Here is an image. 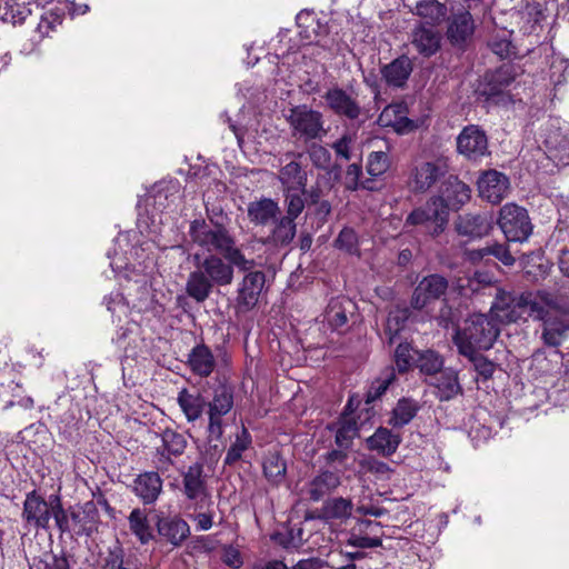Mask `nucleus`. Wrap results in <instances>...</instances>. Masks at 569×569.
<instances>
[{
	"mask_svg": "<svg viewBox=\"0 0 569 569\" xmlns=\"http://www.w3.org/2000/svg\"><path fill=\"white\" fill-rule=\"evenodd\" d=\"M362 174V168L358 163H351L348 166L345 174V186L348 190L355 191L360 187L363 189L372 190V187L369 184V180L361 182L360 177Z\"/></svg>",
	"mask_w": 569,
	"mask_h": 569,
	"instance_id": "obj_54",
	"label": "nucleus"
},
{
	"mask_svg": "<svg viewBox=\"0 0 569 569\" xmlns=\"http://www.w3.org/2000/svg\"><path fill=\"white\" fill-rule=\"evenodd\" d=\"M335 242L339 249L346 250L349 253L358 252V236L352 228L345 227Z\"/></svg>",
	"mask_w": 569,
	"mask_h": 569,
	"instance_id": "obj_59",
	"label": "nucleus"
},
{
	"mask_svg": "<svg viewBox=\"0 0 569 569\" xmlns=\"http://www.w3.org/2000/svg\"><path fill=\"white\" fill-rule=\"evenodd\" d=\"M248 219L256 226H267L280 214L279 204L270 198H261L248 203Z\"/></svg>",
	"mask_w": 569,
	"mask_h": 569,
	"instance_id": "obj_28",
	"label": "nucleus"
},
{
	"mask_svg": "<svg viewBox=\"0 0 569 569\" xmlns=\"http://www.w3.org/2000/svg\"><path fill=\"white\" fill-rule=\"evenodd\" d=\"M500 332L498 323L489 315L473 313L458 328L452 337L461 356H471L475 351L489 350Z\"/></svg>",
	"mask_w": 569,
	"mask_h": 569,
	"instance_id": "obj_3",
	"label": "nucleus"
},
{
	"mask_svg": "<svg viewBox=\"0 0 569 569\" xmlns=\"http://www.w3.org/2000/svg\"><path fill=\"white\" fill-rule=\"evenodd\" d=\"M51 517L61 532L70 531L69 516L61 505L58 496H51Z\"/></svg>",
	"mask_w": 569,
	"mask_h": 569,
	"instance_id": "obj_58",
	"label": "nucleus"
},
{
	"mask_svg": "<svg viewBox=\"0 0 569 569\" xmlns=\"http://www.w3.org/2000/svg\"><path fill=\"white\" fill-rule=\"evenodd\" d=\"M442 196H439L446 206V210H459L471 198V189L456 176H450L443 183Z\"/></svg>",
	"mask_w": 569,
	"mask_h": 569,
	"instance_id": "obj_27",
	"label": "nucleus"
},
{
	"mask_svg": "<svg viewBox=\"0 0 569 569\" xmlns=\"http://www.w3.org/2000/svg\"><path fill=\"white\" fill-rule=\"evenodd\" d=\"M328 107L337 116L345 117L349 120H357L362 114V108L351 93L339 87L329 89L323 96Z\"/></svg>",
	"mask_w": 569,
	"mask_h": 569,
	"instance_id": "obj_18",
	"label": "nucleus"
},
{
	"mask_svg": "<svg viewBox=\"0 0 569 569\" xmlns=\"http://www.w3.org/2000/svg\"><path fill=\"white\" fill-rule=\"evenodd\" d=\"M194 260L197 269L188 276L186 292L196 302H204L214 286L227 287L232 283L237 267L231 260H224L219 254H208L203 259L194 254Z\"/></svg>",
	"mask_w": 569,
	"mask_h": 569,
	"instance_id": "obj_2",
	"label": "nucleus"
},
{
	"mask_svg": "<svg viewBox=\"0 0 569 569\" xmlns=\"http://www.w3.org/2000/svg\"><path fill=\"white\" fill-rule=\"evenodd\" d=\"M129 528L141 545H147L154 539L152 527L144 510L134 508L129 517Z\"/></svg>",
	"mask_w": 569,
	"mask_h": 569,
	"instance_id": "obj_40",
	"label": "nucleus"
},
{
	"mask_svg": "<svg viewBox=\"0 0 569 569\" xmlns=\"http://www.w3.org/2000/svg\"><path fill=\"white\" fill-rule=\"evenodd\" d=\"M390 167L389 156L383 151H372L368 154L367 172L373 177H380L387 172Z\"/></svg>",
	"mask_w": 569,
	"mask_h": 569,
	"instance_id": "obj_48",
	"label": "nucleus"
},
{
	"mask_svg": "<svg viewBox=\"0 0 569 569\" xmlns=\"http://www.w3.org/2000/svg\"><path fill=\"white\" fill-rule=\"evenodd\" d=\"M419 408L416 400L409 398L400 399L392 410L389 423L395 428H402L416 417Z\"/></svg>",
	"mask_w": 569,
	"mask_h": 569,
	"instance_id": "obj_41",
	"label": "nucleus"
},
{
	"mask_svg": "<svg viewBox=\"0 0 569 569\" xmlns=\"http://www.w3.org/2000/svg\"><path fill=\"white\" fill-rule=\"evenodd\" d=\"M157 531L161 538L173 547H180L190 536V527L180 517L157 516Z\"/></svg>",
	"mask_w": 569,
	"mask_h": 569,
	"instance_id": "obj_24",
	"label": "nucleus"
},
{
	"mask_svg": "<svg viewBox=\"0 0 569 569\" xmlns=\"http://www.w3.org/2000/svg\"><path fill=\"white\" fill-rule=\"evenodd\" d=\"M479 196L492 204L500 203L510 191L509 178L497 170H487L478 178Z\"/></svg>",
	"mask_w": 569,
	"mask_h": 569,
	"instance_id": "obj_15",
	"label": "nucleus"
},
{
	"mask_svg": "<svg viewBox=\"0 0 569 569\" xmlns=\"http://www.w3.org/2000/svg\"><path fill=\"white\" fill-rule=\"evenodd\" d=\"M448 172V163L443 158L416 161L407 180L409 190L413 193H425Z\"/></svg>",
	"mask_w": 569,
	"mask_h": 569,
	"instance_id": "obj_9",
	"label": "nucleus"
},
{
	"mask_svg": "<svg viewBox=\"0 0 569 569\" xmlns=\"http://www.w3.org/2000/svg\"><path fill=\"white\" fill-rule=\"evenodd\" d=\"M475 20L469 10L459 8L453 10L447 19L446 36L451 46L463 49L473 38Z\"/></svg>",
	"mask_w": 569,
	"mask_h": 569,
	"instance_id": "obj_12",
	"label": "nucleus"
},
{
	"mask_svg": "<svg viewBox=\"0 0 569 569\" xmlns=\"http://www.w3.org/2000/svg\"><path fill=\"white\" fill-rule=\"evenodd\" d=\"M360 466L365 471L375 473L381 478H388L391 472V468L388 463L372 457L362 459Z\"/></svg>",
	"mask_w": 569,
	"mask_h": 569,
	"instance_id": "obj_62",
	"label": "nucleus"
},
{
	"mask_svg": "<svg viewBox=\"0 0 569 569\" xmlns=\"http://www.w3.org/2000/svg\"><path fill=\"white\" fill-rule=\"evenodd\" d=\"M412 347L405 342L399 343L395 351V361L399 372H406L415 363L416 355Z\"/></svg>",
	"mask_w": 569,
	"mask_h": 569,
	"instance_id": "obj_53",
	"label": "nucleus"
},
{
	"mask_svg": "<svg viewBox=\"0 0 569 569\" xmlns=\"http://www.w3.org/2000/svg\"><path fill=\"white\" fill-rule=\"evenodd\" d=\"M457 151L472 161L488 156L489 144L486 132L477 124L466 126L457 137Z\"/></svg>",
	"mask_w": 569,
	"mask_h": 569,
	"instance_id": "obj_13",
	"label": "nucleus"
},
{
	"mask_svg": "<svg viewBox=\"0 0 569 569\" xmlns=\"http://www.w3.org/2000/svg\"><path fill=\"white\" fill-rule=\"evenodd\" d=\"M415 355L416 367L429 378H433L445 369L442 357L433 350L415 351Z\"/></svg>",
	"mask_w": 569,
	"mask_h": 569,
	"instance_id": "obj_42",
	"label": "nucleus"
},
{
	"mask_svg": "<svg viewBox=\"0 0 569 569\" xmlns=\"http://www.w3.org/2000/svg\"><path fill=\"white\" fill-rule=\"evenodd\" d=\"M101 569H131L129 560L124 559V552L121 547L110 549L107 557L103 559Z\"/></svg>",
	"mask_w": 569,
	"mask_h": 569,
	"instance_id": "obj_57",
	"label": "nucleus"
},
{
	"mask_svg": "<svg viewBox=\"0 0 569 569\" xmlns=\"http://www.w3.org/2000/svg\"><path fill=\"white\" fill-rule=\"evenodd\" d=\"M63 16L57 10L46 11L38 22L37 30L41 37H48L62 23Z\"/></svg>",
	"mask_w": 569,
	"mask_h": 569,
	"instance_id": "obj_52",
	"label": "nucleus"
},
{
	"mask_svg": "<svg viewBox=\"0 0 569 569\" xmlns=\"http://www.w3.org/2000/svg\"><path fill=\"white\" fill-rule=\"evenodd\" d=\"M400 442V435L393 433L391 430L383 427L378 428L375 433L367 439L368 448L382 456H391L395 453Z\"/></svg>",
	"mask_w": 569,
	"mask_h": 569,
	"instance_id": "obj_35",
	"label": "nucleus"
},
{
	"mask_svg": "<svg viewBox=\"0 0 569 569\" xmlns=\"http://www.w3.org/2000/svg\"><path fill=\"white\" fill-rule=\"evenodd\" d=\"M558 313L561 317L569 313V296L565 292H550L539 290L532 292V313L533 319H545L552 317L551 313Z\"/></svg>",
	"mask_w": 569,
	"mask_h": 569,
	"instance_id": "obj_14",
	"label": "nucleus"
},
{
	"mask_svg": "<svg viewBox=\"0 0 569 569\" xmlns=\"http://www.w3.org/2000/svg\"><path fill=\"white\" fill-rule=\"evenodd\" d=\"M412 62L401 56L381 68V76L389 87L402 88L412 72Z\"/></svg>",
	"mask_w": 569,
	"mask_h": 569,
	"instance_id": "obj_29",
	"label": "nucleus"
},
{
	"mask_svg": "<svg viewBox=\"0 0 569 569\" xmlns=\"http://www.w3.org/2000/svg\"><path fill=\"white\" fill-rule=\"evenodd\" d=\"M182 491L188 500L194 501L197 505L203 503L209 497L207 477L201 462L190 465L182 473Z\"/></svg>",
	"mask_w": 569,
	"mask_h": 569,
	"instance_id": "obj_20",
	"label": "nucleus"
},
{
	"mask_svg": "<svg viewBox=\"0 0 569 569\" xmlns=\"http://www.w3.org/2000/svg\"><path fill=\"white\" fill-rule=\"evenodd\" d=\"M356 310L355 302L347 297L332 298L323 313V323L331 331L345 333L349 329V317Z\"/></svg>",
	"mask_w": 569,
	"mask_h": 569,
	"instance_id": "obj_16",
	"label": "nucleus"
},
{
	"mask_svg": "<svg viewBox=\"0 0 569 569\" xmlns=\"http://www.w3.org/2000/svg\"><path fill=\"white\" fill-rule=\"evenodd\" d=\"M21 386L13 380L7 383H0V403H3V409L11 408L16 405L14 398L20 397Z\"/></svg>",
	"mask_w": 569,
	"mask_h": 569,
	"instance_id": "obj_60",
	"label": "nucleus"
},
{
	"mask_svg": "<svg viewBox=\"0 0 569 569\" xmlns=\"http://www.w3.org/2000/svg\"><path fill=\"white\" fill-rule=\"evenodd\" d=\"M449 288V281L439 273L423 277L415 287L410 306L415 310H423L432 302L441 299Z\"/></svg>",
	"mask_w": 569,
	"mask_h": 569,
	"instance_id": "obj_11",
	"label": "nucleus"
},
{
	"mask_svg": "<svg viewBox=\"0 0 569 569\" xmlns=\"http://www.w3.org/2000/svg\"><path fill=\"white\" fill-rule=\"evenodd\" d=\"M448 223V211L440 197L430 198L423 206L412 210L405 221V227H421L432 237L439 236Z\"/></svg>",
	"mask_w": 569,
	"mask_h": 569,
	"instance_id": "obj_6",
	"label": "nucleus"
},
{
	"mask_svg": "<svg viewBox=\"0 0 569 569\" xmlns=\"http://www.w3.org/2000/svg\"><path fill=\"white\" fill-rule=\"evenodd\" d=\"M525 313L531 317L532 292L516 293L498 288L490 307V316L497 323L517 322Z\"/></svg>",
	"mask_w": 569,
	"mask_h": 569,
	"instance_id": "obj_4",
	"label": "nucleus"
},
{
	"mask_svg": "<svg viewBox=\"0 0 569 569\" xmlns=\"http://www.w3.org/2000/svg\"><path fill=\"white\" fill-rule=\"evenodd\" d=\"M223 217L220 220L196 219L190 222L189 236L191 242L209 254H221L227 260H231L240 271L253 269L256 261L247 259L242 250L237 246V239L231 230L223 223Z\"/></svg>",
	"mask_w": 569,
	"mask_h": 569,
	"instance_id": "obj_1",
	"label": "nucleus"
},
{
	"mask_svg": "<svg viewBox=\"0 0 569 569\" xmlns=\"http://www.w3.org/2000/svg\"><path fill=\"white\" fill-rule=\"evenodd\" d=\"M358 435V428L353 421H342L337 431L335 441L339 448L348 449L352 440Z\"/></svg>",
	"mask_w": 569,
	"mask_h": 569,
	"instance_id": "obj_51",
	"label": "nucleus"
},
{
	"mask_svg": "<svg viewBox=\"0 0 569 569\" xmlns=\"http://www.w3.org/2000/svg\"><path fill=\"white\" fill-rule=\"evenodd\" d=\"M273 228L269 234L262 240V243L270 244L276 248H286L295 239L297 224L295 221L284 217L277 218Z\"/></svg>",
	"mask_w": 569,
	"mask_h": 569,
	"instance_id": "obj_33",
	"label": "nucleus"
},
{
	"mask_svg": "<svg viewBox=\"0 0 569 569\" xmlns=\"http://www.w3.org/2000/svg\"><path fill=\"white\" fill-rule=\"evenodd\" d=\"M247 271L237 290V306L243 311L252 309L258 303L266 283V274L262 271Z\"/></svg>",
	"mask_w": 569,
	"mask_h": 569,
	"instance_id": "obj_17",
	"label": "nucleus"
},
{
	"mask_svg": "<svg viewBox=\"0 0 569 569\" xmlns=\"http://www.w3.org/2000/svg\"><path fill=\"white\" fill-rule=\"evenodd\" d=\"M411 38V43L416 50L425 57H431L440 49L441 36L430 22L416 27Z\"/></svg>",
	"mask_w": 569,
	"mask_h": 569,
	"instance_id": "obj_26",
	"label": "nucleus"
},
{
	"mask_svg": "<svg viewBox=\"0 0 569 569\" xmlns=\"http://www.w3.org/2000/svg\"><path fill=\"white\" fill-rule=\"evenodd\" d=\"M43 569H71L67 557L61 555H48L41 560Z\"/></svg>",
	"mask_w": 569,
	"mask_h": 569,
	"instance_id": "obj_64",
	"label": "nucleus"
},
{
	"mask_svg": "<svg viewBox=\"0 0 569 569\" xmlns=\"http://www.w3.org/2000/svg\"><path fill=\"white\" fill-rule=\"evenodd\" d=\"M395 378V370L392 368H387L380 377L371 382L366 393V403L369 405L379 399L387 391Z\"/></svg>",
	"mask_w": 569,
	"mask_h": 569,
	"instance_id": "obj_45",
	"label": "nucleus"
},
{
	"mask_svg": "<svg viewBox=\"0 0 569 569\" xmlns=\"http://www.w3.org/2000/svg\"><path fill=\"white\" fill-rule=\"evenodd\" d=\"M190 370L202 378L209 377L216 368V359L209 347L197 345L188 355L187 361Z\"/></svg>",
	"mask_w": 569,
	"mask_h": 569,
	"instance_id": "obj_30",
	"label": "nucleus"
},
{
	"mask_svg": "<svg viewBox=\"0 0 569 569\" xmlns=\"http://www.w3.org/2000/svg\"><path fill=\"white\" fill-rule=\"evenodd\" d=\"M541 325V339L548 347L557 348L566 339L569 331V323L562 317H546L539 319Z\"/></svg>",
	"mask_w": 569,
	"mask_h": 569,
	"instance_id": "obj_32",
	"label": "nucleus"
},
{
	"mask_svg": "<svg viewBox=\"0 0 569 569\" xmlns=\"http://www.w3.org/2000/svg\"><path fill=\"white\" fill-rule=\"evenodd\" d=\"M381 545H382L381 538L362 536L361 533L355 532V530H352L350 532V536L347 539V546H351V547L360 548V549L377 548V547H380Z\"/></svg>",
	"mask_w": 569,
	"mask_h": 569,
	"instance_id": "obj_61",
	"label": "nucleus"
},
{
	"mask_svg": "<svg viewBox=\"0 0 569 569\" xmlns=\"http://www.w3.org/2000/svg\"><path fill=\"white\" fill-rule=\"evenodd\" d=\"M352 509L353 503L350 499L342 497L327 499L320 509V518L327 521L346 520L351 516Z\"/></svg>",
	"mask_w": 569,
	"mask_h": 569,
	"instance_id": "obj_38",
	"label": "nucleus"
},
{
	"mask_svg": "<svg viewBox=\"0 0 569 569\" xmlns=\"http://www.w3.org/2000/svg\"><path fill=\"white\" fill-rule=\"evenodd\" d=\"M161 441L160 448L173 457L181 456L187 448L186 437L173 429H164L161 433Z\"/></svg>",
	"mask_w": 569,
	"mask_h": 569,
	"instance_id": "obj_43",
	"label": "nucleus"
},
{
	"mask_svg": "<svg viewBox=\"0 0 569 569\" xmlns=\"http://www.w3.org/2000/svg\"><path fill=\"white\" fill-rule=\"evenodd\" d=\"M162 479L156 471H146L137 476L132 491L143 505L154 503L162 491Z\"/></svg>",
	"mask_w": 569,
	"mask_h": 569,
	"instance_id": "obj_25",
	"label": "nucleus"
},
{
	"mask_svg": "<svg viewBox=\"0 0 569 569\" xmlns=\"http://www.w3.org/2000/svg\"><path fill=\"white\" fill-rule=\"evenodd\" d=\"M251 441L252 439L249 431L242 427L241 430L236 435L234 441L227 451L224 465L231 466L239 461L242 457V453L250 447Z\"/></svg>",
	"mask_w": 569,
	"mask_h": 569,
	"instance_id": "obj_44",
	"label": "nucleus"
},
{
	"mask_svg": "<svg viewBox=\"0 0 569 569\" xmlns=\"http://www.w3.org/2000/svg\"><path fill=\"white\" fill-rule=\"evenodd\" d=\"M342 470L321 469L306 483V495L309 500L318 502L329 496L341 485Z\"/></svg>",
	"mask_w": 569,
	"mask_h": 569,
	"instance_id": "obj_21",
	"label": "nucleus"
},
{
	"mask_svg": "<svg viewBox=\"0 0 569 569\" xmlns=\"http://www.w3.org/2000/svg\"><path fill=\"white\" fill-rule=\"evenodd\" d=\"M302 191L286 190L284 193V206L287 214L283 216L287 219L295 221L305 209V199Z\"/></svg>",
	"mask_w": 569,
	"mask_h": 569,
	"instance_id": "obj_49",
	"label": "nucleus"
},
{
	"mask_svg": "<svg viewBox=\"0 0 569 569\" xmlns=\"http://www.w3.org/2000/svg\"><path fill=\"white\" fill-rule=\"evenodd\" d=\"M488 47L495 54H497L501 59L509 58L511 54H515V47L512 46L510 39L506 34L493 36L489 40Z\"/></svg>",
	"mask_w": 569,
	"mask_h": 569,
	"instance_id": "obj_56",
	"label": "nucleus"
},
{
	"mask_svg": "<svg viewBox=\"0 0 569 569\" xmlns=\"http://www.w3.org/2000/svg\"><path fill=\"white\" fill-rule=\"evenodd\" d=\"M263 476L273 486L281 485L287 475V462L278 451H269L262 461Z\"/></svg>",
	"mask_w": 569,
	"mask_h": 569,
	"instance_id": "obj_37",
	"label": "nucleus"
},
{
	"mask_svg": "<svg viewBox=\"0 0 569 569\" xmlns=\"http://www.w3.org/2000/svg\"><path fill=\"white\" fill-rule=\"evenodd\" d=\"M379 123L382 127H391L399 134L416 129L415 122L405 116V107L399 103L387 106L379 116Z\"/></svg>",
	"mask_w": 569,
	"mask_h": 569,
	"instance_id": "obj_31",
	"label": "nucleus"
},
{
	"mask_svg": "<svg viewBox=\"0 0 569 569\" xmlns=\"http://www.w3.org/2000/svg\"><path fill=\"white\" fill-rule=\"evenodd\" d=\"M288 122L292 129V136L305 141L321 138L325 133L322 114L306 104L292 108Z\"/></svg>",
	"mask_w": 569,
	"mask_h": 569,
	"instance_id": "obj_10",
	"label": "nucleus"
},
{
	"mask_svg": "<svg viewBox=\"0 0 569 569\" xmlns=\"http://www.w3.org/2000/svg\"><path fill=\"white\" fill-rule=\"evenodd\" d=\"M177 401L189 422L199 419L207 406V401L201 393H190L187 389H182L178 393Z\"/></svg>",
	"mask_w": 569,
	"mask_h": 569,
	"instance_id": "obj_39",
	"label": "nucleus"
},
{
	"mask_svg": "<svg viewBox=\"0 0 569 569\" xmlns=\"http://www.w3.org/2000/svg\"><path fill=\"white\" fill-rule=\"evenodd\" d=\"M522 73V69L511 62L487 71L480 86V94L487 101L506 104L511 101L508 87Z\"/></svg>",
	"mask_w": 569,
	"mask_h": 569,
	"instance_id": "obj_5",
	"label": "nucleus"
},
{
	"mask_svg": "<svg viewBox=\"0 0 569 569\" xmlns=\"http://www.w3.org/2000/svg\"><path fill=\"white\" fill-rule=\"evenodd\" d=\"M428 383L433 387V395L441 402L450 401L463 393L459 372L453 368H445L433 378H429Z\"/></svg>",
	"mask_w": 569,
	"mask_h": 569,
	"instance_id": "obj_22",
	"label": "nucleus"
},
{
	"mask_svg": "<svg viewBox=\"0 0 569 569\" xmlns=\"http://www.w3.org/2000/svg\"><path fill=\"white\" fill-rule=\"evenodd\" d=\"M456 231L460 236L469 238H482L492 230L493 217L491 213H465L460 214L455 222Z\"/></svg>",
	"mask_w": 569,
	"mask_h": 569,
	"instance_id": "obj_23",
	"label": "nucleus"
},
{
	"mask_svg": "<svg viewBox=\"0 0 569 569\" xmlns=\"http://www.w3.org/2000/svg\"><path fill=\"white\" fill-rule=\"evenodd\" d=\"M173 457L172 455H169V452L162 450L160 447L156 449V452L152 458V462L154 465V468L157 469L156 472H167L170 470V468L173 466V461L171 459Z\"/></svg>",
	"mask_w": 569,
	"mask_h": 569,
	"instance_id": "obj_63",
	"label": "nucleus"
},
{
	"mask_svg": "<svg viewBox=\"0 0 569 569\" xmlns=\"http://www.w3.org/2000/svg\"><path fill=\"white\" fill-rule=\"evenodd\" d=\"M408 319V310L391 311L387 318L385 333L388 338V343L392 345L397 335L403 329Z\"/></svg>",
	"mask_w": 569,
	"mask_h": 569,
	"instance_id": "obj_46",
	"label": "nucleus"
},
{
	"mask_svg": "<svg viewBox=\"0 0 569 569\" xmlns=\"http://www.w3.org/2000/svg\"><path fill=\"white\" fill-rule=\"evenodd\" d=\"M465 357L472 362L475 370L483 380L492 378L496 370V365L492 361L479 353V351H475L473 355Z\"/></svg>",
	"mask_w": 569,
	"mask_h": 569,
	"instance_id": "obj_55",
	"label": "nucleus"
},
{
	"mask_svg": "<svg viewBox=\"0 0 569 569\" xmlns=\"http://www.w3.org/2000/svg\"><path fill=\"white\" fill-rule=\"evenodd\" d=\"M22 519L37 529H48L51 519V501L47 502L36 490L27 493Z\"/></svg>",
	"mask_w": 569,
	"mask_h": 569,
	"instance_id": "obj_19",
	"label": "nucleus"
},
{
	"mask_svg": "<svg viewBox=\"0 0 569 569\" xmlns=\"http://www.w3.org/2000/svg\"><path fill=\"white\" fill-rule=\"evenodd\" d=\"M307 153L316 168L327 170L330 167L331 153L323 146L312 142L308 146Z\"/></svg>",
	"mask_w": 569,
	"mask_h": 569,
	"instance_id": "obj_50",
	"label": "nucleus"
},
{
	"mask_svg": "<svg viewBox=\"0 0 569 569\" xmlns=\"http://www.w3.org/2000/svg\"><path fill=\"white\" fill-rule=\"evenodd\" d=\"M415 12L419 17L436 22L445 16V7L437 0H418L415 6Z\"/></svg>",
	"mask_w": 569,
	"mask_h": 569,
	"instance_id": "obj_47",
	"label": "nucleus"
},
{
	"mask_svg": "<svg viewBox=\"0 0 569 569\" xmlns=\"http://www.w3.org/2000/svg\"><path fill=\"white\" fill-rule=\"evenodd\" d=\"M279 181L286 190L306 193L308 176L298 161H290L279 171Z\"/></svg>",
	"mask_w": 569,
	"mask_h": 569,
	"instance_id": "obj_34",
	"label": "nucleus"
},
{
	"mask_svg": "<svg viewBox=\"0 0 569 569\" xmlns=\"http://www.w3.org/2000/svg\"><path fill=\"white\" fill-rule=\"evenodd\" d=\"M233 388L220 383L213 388L212 397L207 401L208 406V441H220L223 435L222 417L233 408Z\"/></svg>",
	"mask_w": 569,
	"mask_h": 569,
	"instance_id": "obj_8",
	"label": "nucleus"
},
{
	"mask_svg": "<svg viewBox=\"0 0 569 569\" xmlns=\"http://www.w3.org/2000/svg\"><path fill=\"white\" fill-rule=\"evenodd\" d=\"M70 518L78 533L90 535L97 529L99 511L93 501H88L80 510L70 511Z\"/></svg>",
	"mask_w": 569,
	"mask_h": 569,
	"instance_id": "obj_36",
	"label": "nucleus"
},
{
	"mask_svg": "<svg viewBox=\"0 0 569 569\" xmlns=\"http://www.w3.org/2000/svg\"><path fill=\"white\" fill-rule=\"evenodd\" d=\"M497 223L509 242L523 243L528 241L533 231L527 209L513 202L506 203L500 208Z\"/></svg>",
	"mask_w": 569,
	"mask_h": 569,
	"instance_id": "obj_7",
	"label": "nucleus"
}]
</instances>
